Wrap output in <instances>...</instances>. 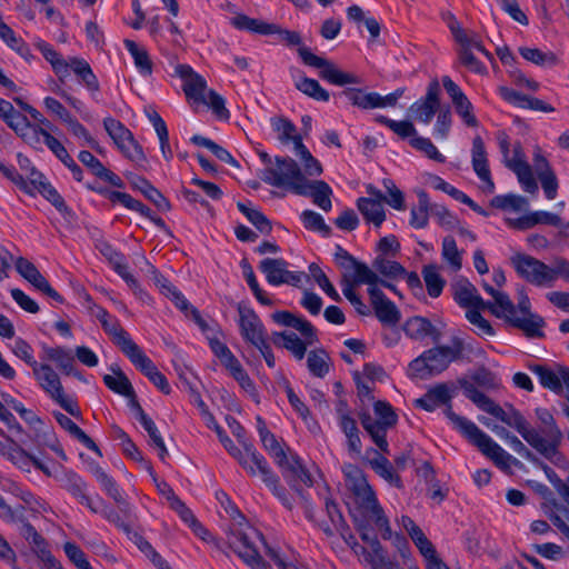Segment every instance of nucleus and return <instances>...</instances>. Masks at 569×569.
I'll return each instance as SVG.
<instances>
[{"label":"nucleus","instance_id":"obj_1","mask_svg":"<svg viewBox=\"0 0 569 569\" xmlns=\"http://www.w3.org/2000/svg\"><path fill=\"white\" fill-rule=\"evenodd\" d=\"M278 29L273 34H278L281 42L289 47H298V53L305 64L319 69V76L323 80L336 84H357L360 83V79L349 72H345L338 69L331 61L313 54L310 49L302 44V39L299 32L282 29L279 24H276Z\"/></svg>","mask_w":569,"mask_h":569},{"label":"nucleus","instance_id":"obj_2","mask_svg":"<svg viewBox=\"0 0 569 569\" xmlns=\"http://www.w3.org/2000/svg\"><path fill=\"white\" fill-rule=\"evenodd\" d=\"M536 416L538 419V427H531V431L537 438L535 440L536 442H529V445L556 467L568 469L569 461L559 451V446L563 439V435L557 426L552 413L546 408H537Z\"/></svg>","mask_w":569,"mask_h":569},{"label":"nucleus","instance_id":"obj_3","mask_svg":"<svg viewBox=\"0 0 569 569\" xmlns=\"http://www.w3.org/2000/svg\"><path fill=\"white\" fill-rule=\"evenodd\" d=\"M465 350L463 341L453 337L448 346H436L423 351L409 363L411 377L427 379L443 372L451 362L460 360Z\"/></svg>","mask_w":569,"mask_h":569},{"label":"nucleus","instance_id":"obj_4","mask_svg":"<svg viewBox=\"0 0 569 569\" xmlns=\"http://www.w3.org/2000/svg\"><path fill=\"white\" fill-rule=\"evenodd\" d=\"M511 261L518 274L537 287L550 288L559 277L569 282V261L565 258L556 259L553 267L522 253L513 256Z\"/></svg>","mask_w":569,"mask_h":569},{"label":"nucleus","instance_id":"obj_5","mask_svg":"<svg viewBox=\"0 0 569 569\" xmlns=\"http://www.w3.org/2000/svg\"><path fill=\"white\" fill-rule=\"evenodd\" d=\"M448 419L473 446H476L485 456L490 458L495 465L503 470L509 469L511 465H518L519 461L503 450L487 433L477 427L471 420L461 417L453 411L448 410Z\"/></svg>","mask_w":569,"mask_h":569},{"label":"nucleus","instance_id":"obj_6","mask_svg":"<svg viewBox=\"0 0 569 569\" xmlns=\"http://www.w3.org/2000/svg\"><path fill=\"white\" fill-rule=\"evenodd\" d=\"M237 459L239 465L250 475H259L263 483L272 491V493L282 502V505L291 509L292 503L287 497L286 489L280 486L279 477L271 470L266 458L259 453L251 445H244V450H239Z\"/></svg>","mask_w":569,"mask_h":569},{"label":"nucleus","instance_id":"obj_7","mask_svg":"<svg viewBox=\"0 0 569 569\" xmlns=\"http://www.w3.org/2000/svg\"><path fill=\"white\" fill-rule=\"evenodd\" d=\"M531 305L528 296L520 291L518 306L513 305L512 311L501 310L497 318L506 320L510 326L521 330L526 337L531 339H540L545 337L542 328L545 320L537 313H532Z\"/></svg>","mask_w":569,"mask_h":569},{"label":"nucleus","instance_id":"obj_8","mask_svg":"<svg viewBox=\"0 0 569 569\" xmlns=\"http://www.w3.org/2000/svg\"><path fill=\"white\" fill-rule=\"evenodd\" d=\"M260 178L269 186L276 188H286L291 192H297V186H301L306 176L298 163L290 157H276L273 166L266 167Z\"/></svg>","mask_w":569,"mask_h":569},{"label":"nucleus","instance_id":"obj_9","mask_svg":"<svg viewBox=\"0 0 569 569\" xmlns=\"http://www.w3.org/2000/svg\"><path fill=\"white\" fill-rule=\"evenodd\" d=\"M32 373L42 390L51 397L69 415L79 418L81 412L77 403L64 395L58 373L47 363H39Z\"/></svg>","mask_w":569,"mask_h":569},{"label":"nucleus","instance_id":"obj_10","mask_svg":"<svg viewBox=\"0 0 569 569\" xmlns=\"http://www.w3.org/2000/svg\"><path fill=\"white\" fill-rule=\"evenodd\" d=\"M356 502L362 509L363 513L375 522L376 527L380 530L383 539L391 538V528L389 520L380 506L376 492L371 486L359 490L353 493Z\"/></svg>","mask_w":569,"mask_h":569},{"label":"nucleus","instance_id":"obj_11","mask_svg":"<svg viewBox=\"0 0 569 569\" xmlns=\"http://www.w3.org/2000/svg\"><path fill=\"white\" fill-rule=\"evenodd\" d=\"M440 84L437 79L430 81L425 97L418 99L409 108V114L416 121L429 124L440 109Z\"/></svg>","mask_w":569,"mask_h":569},{"label":"nucleus","instance_id":"obj_12","mask_svg":"<svg viewBox=\"0 0 569 569\" xmlns=\"http://www.w3.org/2000/svg\"><path fill=\"white\" fill-rule=\"evenodd\" d=\"M228 545L250 568L267 569L266 561L248 533L238 529L232 530L228 536Z\"/></svg>","mask_w":569,"mask_h":569},{"label":"nucleus","instance_id":"obj_13","mask_svg":"<svg viewBox=\"0 0 569 569\" xmlns=\"http://www.w3.org/2000/svg\"><path fill=\"white\" fill-rule=\"evenodd\" d=\"M259 269L266 276L271 286L282 283L298 287L306 276L305 272H292L288 270V262L283 259L266 258L260 261Z\"/></svg>","mask_w":569,"mask_h":569},{"label":"nucleus","instance_id":"obj_14","mask_svg":"<svg viewBox=\"0 0 569 569\" xmlns=\"http://www.w3.org/2000/svg\"><path fill=\"white\" fill-rule=\"evenodd\" d=\"M60 471L54 472V479L60 483L61 488L67 490L78 501L88 507L92 512L98 513L97 505L93 499L87 495V483L73 470L66 469L61 465Z\"/></svg>","mask_w":569,"mask_h":569},{"label":"nucleus","instance_id":"obj_15","mask_svg":"<svg viewBox=\"0 0 569 569\" xmlns=\"http://www.w3.org/2000/svg\"><path fill=\"white\" fill-rule=\"evenodd\" d=\"M457 388L453 383L442 382L430 388L421 398L415 400L416 407L426 411H433L436 408L446 406L445 415L448 418V410L452 411L451 400Z\"/></svg>","mask_w":569,"mask_h":569},{"label":"nucleus","instance_id":"obj_16","mask_svg":"<svg viewBox=\"0 0 569 569\" xmlns=\"http://www.w3.org/2000/svg\"><path fill=\"white\" fill-rule=\"evenodd\" d=\"M368 286L370 302L378 320L387 326H397L401 319V315L397 306L385 296V293L377 287V283Z\"/></svg>","mask_w":569,"mask_h":569},{"label":"nucleus","instance_id":"obj_17","mask_svg":"<svg viewBox=\"0 0 569 569\" xmlns=\"http://www.w3.org/2000/svg\"><path fill=\"white\" fill-rule=\"evenodd\" d=\"M335 258L339 267L353 271L355 283L371 284L379 281V277L373 269L365 262L358 261L342 247L337 246Z\"/></svg>","mask_w":569,"mask_h":569},{"label":"nucleus","instance_id":"obj_18","mask_svg":"<svg viewBox=\"0 0 569 569\" xmlns=\"http://www.w3.org/2000/svg\"><path fill=\"white\" fill-rule=\"evenodd\" d=\"M176 74L183 80V92L189 100L194 102H207V82L202 76L197 73L188 64H178Z\"/></svg>","mask_w":569,"mask_h":569},{"label":"nucleus","instance_id":"obj_19","mask_svg":"<svg viewBox=\"0 0 569 569\" xmlns=\"http://www.w3.org/2000/svg\"><path fill=\"white\" fill-rule=\"evenodd\" d=\"M507 168L512 170L526 192L536 194L538 184L532 176L531 167L525 160L522 148L520 143L513 147V156L511 160H507Z\"/></svg>","mask_w":569,"mask_h":569},{"label":"nucleus","instance_id":"obj_20","mask_svg":"<svg viewBox=\"0 0 569 569\" xmlns=\"http://www.w3.org/2000/svg\"><path fill=\"white\" fill-rule=\"evenodd\" d=\"M239 327L242 338L253 345L267 337V331L257 313L247 307L238 306Z\"/></svg>","mask_w":569,"mask_h":569},{"label":"nucleus","instance_id":"obj_21","mask_svg":"<svg viewBox=\"0 0 569 569\" xmlns=\"http://www.w3.org/2000/svg\"><path fill=\"white\" fill-rule=\"evenodd\" d=\"M456 302L469 309H488L493 316H499L497 308L491 306L490 301H485L478 293L475 286L468 281H461L456 284L455 289Z\"/></svg>","mask_w":569,"mask_h":569},{"label":"nucleus","instance_id":"obj_22","mask_svg":"<svg viewBox=\"0 0 569 569\" xmlns=\"http://www.w3.org/2000/svg\"><path fill=\"white\" fill-rule=\"evenodd\" d=\"M296 194L311 197L313 202L325 211L331 210V194L332 189L322 180H306L301 186H297Z\"/></svg>","mask_w":569,"mask_h":569},{"label":"nucleus","instance_id":"obj_23","mask_svg":"<svg viewBox=\"0 0 569 569\" xmlns=\"http://www.w3.org/2000/svg\"><path fill=\"white\" fill-rule=\"evenodd\" d=\"M463 392L480 410L493 416L503 423L507 420L508 407L505 409L497 405L492 399L479 391L472 383L468 381L461 382Z\"/></svg>","mask_w":569,"mask_h":569},{"label":"nucleus","instance_id":"obj_24","mask_svg":"<svg viewBox=\"0 0 569 569\" xmlns=\"http://www.w3.org/2000/svg\"><path fill=\"white\" fill-rule=\"evenodd\" d=\"M403 331L410 339L416 341L430 338L432 342L437 343L441 339L440 330H438L429 319L420 316L407 319L403 323Z\"/></svg>","mask_w":569,"mask_h":569},{"label":"nucleus","instance_id":"obj_25","mask_svg":"<svg viewBox=\"0 0 569 569\" xmlns=\"http://www.w3.org/2000/svg\"><path fill=\"white\" fill-rule=\"evenodd\" d=\"M472 168L478 178L485 182V191L492 193L495 191V183L488 167L485 143L479 136L475 137L472 140Z\"/></svg>","mask_w":569,"mask_h":569},{"label":"nucleus","instance_id":"obj_26","mask_svg":"<svg viewBox=\"0 0 569 569\" xmlns=\"http://www.w3.org/2000/svg\"><path fill=\"white\" fill-rule=\"evenodd\" d=\"M93 476L97 481L101 485L102 489L106 493L114 500V502L119 506L121 512H123L127 517L131 515V506L130 503L122 497L116 481L107 475L103 469L99 466H94L91 468Z\"/></svg>","mask_w":569,"mask_h":569},{"label":"nucleus","instance_id":"obj_27","mask_svg":"<svg viewBox=\"0 0 569 569\" xmlns=\"http://www.w3.org/2000/svg\"><path fill=\"white\" fill-rule=\"evenodd\" d=\"M325 507L332 527L327 525L321 526L323 532L329 537L333 536L335 532H339L345 541L350 545L349 539H353V536L349 532V527L346 523L337 503L331 499L326 498Z\"/></svg>","mask_w":569,"mask_h":569},{"label":"nucleus","instance_id":"obj_28","mask_svg":"<svg viewBox=\"0 0 569 569\" xmlns=\"http://www.w3.org/2000/svg\"><path fill=\"white\" fill-rule=\"evenodd\" d=\"M121 351L144 376L149 378V380H152L159 372L152 360L133 340L127 341V345L122 347Z\"/></svg>","mask_w":569,"mask_h":569},{"label":"nucleus","instance_id":"obj_29","mask_svg":"<svg viewBox=\"0 0 569 569\" xmlns=\"http://www.w3.org/2000/svg\"><path fill=\"white\" fill-rule=\"evenodd\" d=\"M121 351L144 376L149 378V380H152L159 372L152 360L133 340L127 341V345L122 347Z\"/></svg>","mask_w":569,"mask_h":569},{"label":"nucleus","instance_id":"obj_30","mask_svg":"<svg viewBox=\"0 0 569 569\" xmlns=\"http://www.w3.org/2000/svg\"><path fill=\"white\" fill-rule=\"evenodd\" d=\"M96 318L100 321L104 331L112 338V341L122 349L127 341H131L129 333L121 327L119 321L111 317L107 310L98 307L94 312Z\"/></svg>","mask_w":569,"mask_h":569},{"label":"nucleus","instance_id":"obj_31","mask_svg":"<svg viewBox=\"0 0 569 569\" xmlns=\"http://www.w3.org/2000/svg\"><path fill=\"white\" fill-rule=\"evenodd\" d=\"M360 422L363 429L369 433L372 441L378 446V448L388 453L389 446L386 439L387 430L392 426L385 425L383 421H379L373 419L369 413L361 412L359 415Z\"/></svg>","mask_w":569,"mask_h":569},{"label":"nucleus","instance_id":"obj_32","mask_svg":"<svg viewBox=\"0 0 569 569\" xmlns=\"http://www.w3.org/2000/svg\"><path fill=\"white\" fill-rule=\"evenodd\" d=\"M452 36L455 40L460 44L459 50H467L472 52V50H477L482 53L487 59L492 60V54L486 50L483 47L480 37L473 31H467L461 26L452 27Z\"/></svg>","mask_w":569,"mask_h":569},{"label":"nucleus","instance_id":"obj_33","mask_svg":"<svg viewBox=\"0 0 569 569\" xmlns=\"http://www.w3.org/2000/svg\"><path fill=\"white\" fill-rule=\"evenodd\" d=\"M230 23L238 30H246L249 32L269 36L273 34L278 29L276 23H269L259 19L250 18L243 13H239L231 18Z\"/></svg>","mask_w":569,"mask_h":569},{"label":"nucleus","instance_id":"obj_34","mask_svg":"<svg viewBox=\"0 0 569 569\" xmlns=\"http://www.w3.org/2000/svg\"><path fill=\"white\" fill-rule=\"evenodd\" d=\"M130 183L134 189L139 190L149 201H151L159 210L168 211L170 209L171 206L169 201L147 179L138 176H132L130 179Z\"/></svg>","mask_w":569,"mask_h":569},{"label":"nucleus","instance_id":"obj_35","mask_svg":"<svg viewBox=\"0 0 569 569\" xmlns=\"http://www.w3.org/2000/svg\"><path fill=\"white\" fill-rule=\"evenodd\" d=\"M34 44L41 51L46 60L51 64L60 81L63 82L64 79L69 76L68 61L62 59L60 54L43 40L39 39Z\"/></svg>","mask_w":569,"mask_h":569},{"label":"nucleus","instance_id":"obj_36","mask_svg":"<svg viewBox=\"0 0 569 569\" xmlns=\"http://www.w3.org/2000/svg\"><path fill=\"white\" fill-rule=\"evenodd\" d=\"M57 422L67 430L72 437H74L77 440H79L83 446H86L89 450H92L93 452L101 455V451L99 447L96 445V442L81 429L79 428L69 417L63 415L62 412H54L53 413Z\"/></svg>","mask_w":569,"mask_h":569},{"label":"nucleus","instance_id":"obj_37","mask_svg":"<svg viewBox=\"0 0 569 569\" xmlns=\"http://www.w3.org/2000/svg\"><path fill=\"white\" fill-rule=\"evenodd\" d=\"M42 174L37 170L32 169L31 171V182L33 184H40V192L46 197L48 201H50L59 212L62 214H71V210L66 204L63 198L59 194V192L50 184L41 181Z\"/></svg>","mask_w":569,"mask_h":569},{"label":"nucleus","instance_id":"obj_38","mask_svg":"<svg viewBox=\"0 0 569 569\" xmlns=\"http://www.w3.org/2000/svg\"><path fill=\"white\" fill-rule=\"evenodd\" d=\"M357 207L367 222L380 227L386 219L382 202L380 200L360 198L358 199Z\"/></svg>","mask_w":569,"mask_h":569},{"label":"nucleus","instance_id":"obj_39","mask_svg":"<svg viewBox=\"0 0 569 569\" xmlns=\"http://www.w3.org/2000/svg\"><path fill=\"white\" fill-rule=\"evenodd\" d=\"M561 366L557 367L556 369H551L541 365L529 366V369L539 378L540 383L545 388H548L557 393L561 392Z\"/></svg>","mask_w":569,"mask_h":569},{"label":"nucleus","instance_id":"obj_40","mask_svg":"<svg viewBox=\"0 0 569 569\" xmlns=\"http://www.w3.org/2000/svg\"><path fill=\"white\" fill-rule=\"evenodd\" d=\"M111 370L113 371L114 376L104 375L103 377V382L106 386L116 393L127 398H133L134 390L127 376L119 368H111Z\"/></svg>","mask_w":569,"mask_h":569},{"label":"nucleus","instance_id":"obj_41","mask_svg":"<svg viewBox=\"0 0 569 569\" xmlns=\"http://www.w3.org/2000/svg\"><path fill=\"white\" fill-rule=\"evenodd\" d=\"M0 38L20 57L30 62L33 58L29 46L20 38L16 37L14 31L3 21L0 22Z\"/></svg>","mask_w":569,"mask_h":569},{"label":"nucleus","instance_id":"obj_42","mask_svg":"<svg viewBox=\"0 0 569 569\" xmlns=\"http://www.w3.org/2000/svg\"><path fill=\"white\" fill-rule=\"evenodd\" d=\"M152 274L156 286L160 288L166 297L170 298L180 310L186 311L189 309L190 305L187 299L168 279L160 274L154 268H152Z\"/></svg>","mask_w":569,"mask_h":569},{"label":"nucleus","instance_id":"obj_43","mask_svg":"<svg viewBox=\"0 0 569 569\" xmlns=\"http://www.w3.org/2000/svg\"><path fill=\"white\" fill-rule=\"evenodd\" d=\"M43 352L46 359L56 362L63 373H73L74 357L70 350L62 347H43Z\"/></svg>","mask_w":569,"mask_h":569},{"label":"nucleus","instance_id":"obj_44","mask_svg":"<svg viewBox=\"0 0 569 569\" xmlns=\"http://www.w3.org/2000/svg\"><path fill=\"white\" fill-rule=\"evenodd\" d=\"M440 268L437 264H427L422 268V277L426 283L428 295L438 298L445 286L446 280L440 274Z\"/></svg>","mask_w":569,"mask_h":569},{"label":"nucleus","instance_id":"obj_45","mask_svg":"<svg viewBox=\"0 0 569 569\" xmlns=\"http://www.w3.org/2000/svg\"><path fill=\"white\" fill-rule=\"evenodd\" d=\"M505 423L511 428H515L528 443L536 442L535 440L537 437L531 431L530 425L525 419V417L511 405H508L507 420Z\"/></svg>","mask_w":569,"mask_h":569},{"label":"nucleus","instance_id":"obj_46","mask_svg":"<svg viewBox=\"0 0 569 569\" xmlns=\"http://www.w3.org/2000/svg\"><path fill=\"white\" fill-rule=\"evenodd\" d=\"M505 423L511 428H515L528 443L536 442L535 440L537 437L531 431L530 425L525 419V417L511 405H508L507 420Z\"/></svg>","mask_w":569,"mask_h":569},{"label":"nucleus","instance_id":"obj_47","mask_svg":"<svg viewBox=\"0 0 569 569\" xmlns=\"http://www.w3.org/2000/svg\"><path fill=\"white\" fill-rule=\"evenodd\" d=\"M505 423L511 428H515L528 443L536 442L535 440L537 437L531 431L530 425L525 419V417L511 405H508L507 420Z\"/></svg>","mask_w":569,"mask_h":569},{"label":"nucleus","instance_id":"obj_48","mask_svg":"<svg viewBox=\"0 0 569 569\" xmlns=\"http://www.w3.org/2000/svg\"><path fill=\"white\" fill-rule=\"evenodd\" d=\"M418 204L411 209L410 224L416 229L427 227L429 220V197L426 191L417 192Z\"/></svg>","mask_w":569,"mask_h":569},{"label":"nucleus","instance_id":"obj_49","mask_svg":"<svg viewBox=\"0 0 569 569\" xmlns=\"http://www.w3.org/2000/svg\"><path fill=\"white\" fill-rule=\"evenodd\" d=\"M342 94L356 107L361 109H373L376 108L379 99L377 92H365L361 89L348 88L342 91Z\"/></svg>","mask_w":569,"mask_h":569},{"label":"nucleus","instance_id":"obj_50","mask_svg":"<svg viewBox=\"0 0 569 569\" xmlns=\"http://www.w3.org/2000/svg\"><path fill=\"white\" fill-rule=\"evenodd\" d=\"M519 53L523 59L539 67H552L558 61L553 52L542 51L538 48L520 47Z\"/></svg>","mask_w":569,"mask_h":569},{"label":"nucleus","instance_id":"obj_51","mask_svg":"<svg viewBox=\"0 0 569 569\" xmlns=\"http://www.w3.org/2000/svg\"><path fill=\"white\" fill-rule=\"evenodd\" d=\"M124 46L131 53L134 64L139 69L140 73L143 76H150L152 72V62L147 50L129 39L124 40Z\"/></svg>","mask_w":569,"mask_h":569},{"label":"nucleus","instance_id":"obj_52","mask_svg":"<svg viewBox=\"0 0 569 569\" xmlns=\"http://www.w3.org/2000/svg\"><path fill=\"white\" fill-rule=\"evenodd\" d=\"M307 366L309 371L318 378L329 372V356L323 349L311 350L308 353Z\"/></svg>","mask_w":569,"mask_h":569},{"label":"nucleus","instance_id":"obj_53","mask_svg":"<svg viewBox=\"0 0 569 569\" xmlns=\"http://www.w3.org/2000/svg\"><path fill=\"white\" fill-rule=\"evenodd\" d=\"M271 127L278 134V139L281 143L287 144L290 141L295 142L296 137H300L297 133L296 126L284 117H274L271 119Z\"/></svg>","mask_w":569,"mask_h":569},{"label":"nucleus","instance_id":"obj_54","mask_svg":"<svg viewBox=\"0 0 569 569\" xmlns=\"http://www.w3.org/2000/svg\"><path fill=\"white\" fill-rule=\"evenodd\" d=\"M373 470L387 482L393 485L397 488H402V481L400 477L395 472L390 461L383 456H378L371 461Z\"/></svg>","mask_w":569,"mask_h":569},{"label":"nucleus","instance_id":"obj_55","mask_svg":"<svg viewBox=\"0 0 569 569\" xmlns=\"http://www.w3.org/2000/svg\"><path fill=\"white\" fill-rule=\"evenodd\" d=\"M296 88L318 101H328L330 98L329 92L317 80L311 78L302 77L296 81Z\"/></svg>","mask_w":569,"mask_h":569},{"label":"nucleus","instance_id":"obj_56","mask_svg":"<svg viewBox=\"0 0 569 569\" xmlns=\"http://www.w3.org/2000/svg\"><path fill=\"white\" fill-rule=\"evenodd\" d=\"M342 470L346 477L347 487L352 491V493L370 486L363 471L357 466L349 463L346 465Z\"/></svg>","mask_w":569,"mask_h":569},{"label":"nucleus","instance_id":"obj_57","mask_svg":"<svg viewBox=\"0 0 569 569\" xmlns=\"http://www.w3.org/2000/svg\"><path fill=\"white\" fill-rule=\"evenodd\" d=\"M372 268L388 278H398L406 274V269L399 262L388 260L382 254L373 260Z\"/></svg>","mask_w":569,"mask_h":569},{"label":"nucleus","instance_id":"obj_58","mask_svg":"<svg viewBox=\"0 0 569 569\" xmlns=\"http://www.w3.org/2000/svg\"><path fill=\"white\" fill-rule=\"evenodd\" d=\"M226 368L246 392H248L250 396H256L254 383L237 358L234 360H230V363L227 365Z\"/></svg>","mask_w":569,"mask_h":569},{"label":"nucleus","instance_id":"obj_59","mask_svg":"<svg viewBox=\"0 0 569 569\" xmlns=\"http://www.w3.org/2000/svg\"><path fill=\"white\" fill-rule=\"evenodd\" d=\"M442 258L450 264L453 271L461 269V252L458 250L456 240L451 236H447L442 240Z\"/></svg>","mask_w":569,"mask_h":569},{"label":"nucleus","instance_id":"obj_60","mask_svg":"<svg viewBox=\"0 0 569 569\" xmlns=\"http://www.w3.org/2000/svg\"><path fill=\"white\" fill-rule=\"evenodd\" d=\"M103 126L117 146L133 137L130 130H128L119 120L113 118H106L103 120Z\"/></svg>","mask_w":569,"mask_h":569},{"label":"nucleus","instance_id":"obj_61","mask_svg":"<svg viewBox=\"0 0 569 569\" xmlns=\"http://www.w3.org/2000/svg\"><path fill=\"white\" fill-rule=\"evenodd\" d=\"M204 420H206V425L208 428H211L216 431L220 442L222 443V446L224 447V449L232 456L234 457L236 455H238V451L240 450L234 443L233 441L226 435V432L223 431V429L218 425V422L216 421L213 415L211 412H204Z\"/></svg>","mask_w":569,"mask_h":569},{"label":"nucleus","instance_id":"obj_62","mask_svg":"<svg viewBox=\"0 0 569 569\" xmlns=\"http://www.w3.org/2000/svg\"><path fill=\"white\" fill-rule=\"evenodd\" d=\"M309 271L311 277L318 283V286L335 301H340L341 298L335 287L331 284L330 280L326 276V273L321 270V268L317 263H311L309 266Z\"/></svg>","mask_w":569,"mask_h":569},{"label":"nucleus","instance_id":"obj_63","mask_svg":"<svg viewBox=\"0 0 569 569\" xmlns=\"http://www.w3.org/2000/svg\"><path fill=\"white\" fill-rule=\"evenodd\" d=\"M490 204L498 209H513L519 211L523 209L528 202L527 199L517 194L496 196L490 201Z\"/></svg>","mask_w":569,"mask_h":569},{"label":"nucleus","instance_id":"obj_64","mask_svg":"<svg viewBox=\"0 0 569 569\" xmlns=\"http://www.w3.org/2000/svg\"><path fill=\"white\" fill-rule=\"evenodd\" d=\"M410 144L423 152L429 159H432L437 162H445L446 158L439 152V150L437 149V147L432 143V141L428 138H423V137H413L411 140H410Z\"/></svg>","mask_w":569,"mask_h":569}]
</instances>
